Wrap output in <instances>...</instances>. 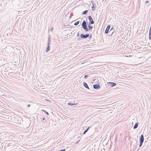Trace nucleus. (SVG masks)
<instances>
[{"label": "nucleus", "instance_id": "1a4fd4ad", "mask_svg": "<svg viewBox=\"0 0 151 151\" xmlns=\"http://www.w3.org/2000/svg\"><path fill=\"white\" fill-rule=\"evenodd\" d=\"M83 86L86 88H87L88 89H89V87L88 86L87 84L85 82H84L83 83Z\"/></svg>", "mask_w": 151, "mask_h": 151}, {"label": "nucleus", "instance_id": "5701e85b", "mask_svg": "<svg viewBox=\"0 0 151 151\" xmlns=\"http://www.w3.org/2000/svg\"><path fill=\"white\" fill-rule=\"evenodd\" d=\"M42 120L44 121H46V119H45V118H44V117H43L42 118Z\"/></svg>", "mask_w": 151, "mask_h": 151}, {"label": "nucleus", "instance_id": "a211bd4d", "mask_svg": "<svg viewBox=\"0 0 151 151\" xmlns=\"http://www.w3.org/2000/svg\"><path fill=\"white\" fill-rule=\"evenodd\" d=\"M143 143V142H139V146L140 147L142 146Z\"/></svg>", "mask_w": 151, "mask_h": 151}, {"label": "nucleus", "instance_id": "7ed1b4c3", "mask_svg": "<svg viewBox=\"0 0 151 151\" xmlns=\"http://www.w3.org/2000/svg\"><path fill=\"white\" fill-rule=\"evenodd\" d=\"M89 34H82L80 35V37L82 39H86L88 37H89Z\"/></svg>", "mask_w": 151, "mask_h": 151}, {"label": "nucleus", "instance_id": "2eb2a0df", "mask_svg": "<svg viewBox=\"0 0 151 151\" xmlns=\"http://www.w3.org/2000/svg\"><path fill=\"white\" fill-rule=\"evenodd\" d=\"M95 8H96L95 6H94V5H93V6H92L91 7L92 11H94L95 9Z\"/></svg>", "mask_w": 151, "mask_h": 151}, {"label": "nucleus", "instance_id": "423d86ee", "mask_svg": "<svg viewBox=\"0 0 151 151\" xmlns=\"http://www.w3.org/2000/svg\"><path fill=\"white\" fill-rule=\"evenodd\" d=\"M110 27L111 26L110 25H108L105 31V32L106 34H107L109 32V29L110 28Z\"/></svg>", "mask_w": 151, "mask_h": 151}, {"label": "nucleus", "instance_id": "a878e982", "mask_svg": "<svg viewBox=\"0 0 151 151\" xmlns=\"http://www.w3.org/2000/svg\"><path fill=\"white\" fill-rule=\"evenodd\" d=\"M92 35H91H91H90V36H89V38H91L92 37Z\"/></svg>", "mask_w": 151, "mask_h": 151}, {"label": "nucleus", "instance_id": "6e6552de", "mask_svg": "<svg viewBox=\"0 0 151 151\" xmlns=\"http://www.w3.org/2000/svg\"><path fill=\"white\" fill-rule=\"evenodd\" d=\"M109 85L111 86V87H114L116 85V83L114 82H109Z\"/></svg>", "mask_w": 151, "mask_h": 151}, {"label": "nucleus", "instance_id": "f8f14e48", "mask_svg": "<svg viewBox=\"0 0 151 151\" xmlns=\"http://www.w3.org/2000/svg\"><path fill=\"white\" fill-rule=\"evenodd\" d=\"M138 125V123H136L134 125V126L133 127V128L134 129H136Z\"/></svg>", "mask_w": 151, "mask_h": 151}, {"label": "nucleus", "instance_id": "412c9836", "mask_svg": "<svg viewBox=\"0 0 151 151\" xmlns=\"http://www.w3.org/2000/svg\"><path fill=\"white\" fill-rule=\"evenodd\" d=\"M91 3H92V4L93 5H95V4L94 3V2L93 1H91Z\"/></svg>", "mask_w": 151, "mask_h": 151}, {"label": "nucleus", "instance_id": "f03ea898", "mask_svg": "<svg viewBox=\"0 0 151 151\" xmlns=\"http://www.w3.org/2000/svg\"><path fill=\"white\" fill-rule=\"evenodd\" d=\"M108 35L109 36H115V33L114 29L113 27L110 29L108 32Z\"/></svg>", "mask_w": 151, "mask_h": 151}, {"label": "nucleus", "instance_id": "c756f323", "mask_svg": "<svg viewBox=\"0 0 151 151\" xmlns=\"http://www.w3.org/2000/svg\"><path fill=\"white\" fill-rule=\"evenodd\" d=\"M78 40H81V39L80 38H78Z\"/></svg>", "mask_w": 151, "mask_h": 151}, {"label": "nucleus", "instance_id": "bb28decb", "mask_svg": "<svg viewBox=\"0 0 151 151\" xmlns=\"http://www.w3.org/2000/svg\"><path fill=\"white\" fill-rule=\"evenodd\" d=\"M149 2V1H145V3L147 4V3H148Z\"/></svg>", "mask_w": 151, "mask_h": 151}, {"label": "nucleus", "instance_id": "393cba45", "mask_svg": "<svg viewBox=\"0 0 151 151\" xmlns=\"http://www.w3.org/2000/svg\"><path fill=\"white\" fill-rule=\"evenodd\" d=\"M79 36V32H78L77 34V37H78Z\"/></svg>", "mask_w": 151, "mask_h": 151}, {"label": "nucleus", "instance_id": "39448f33", "mask_svg": "<svg viewBox=\"0 0 151 151\" xmlns=\"http://www.w3.org/2000/svg\"><path fill=\"white\" fill-rule=\"evenodd\" d=\"M93 88L95 89H98L100 88L99 84H97L93 85Z\"/></svg>", "mask_w": 151, "mask_h": 151}, {"label": "nucleus", "instance_id": "6ab92c4d", "mask_svg": "<svg viewBox=\"0 0 151 151\" xmlns=\"http://www.w3.org/2000/svg\"><path fill=\"white\" fill-rule=\"evenodd\" d=\"M149 39H151V33H149Z\"/></svg>", "mask_w": 151, "mask_h": 151}, {"label": "nucleus", "instance_id": "9d476101", "mask_svg": "<svg viewBox=\"0 0 151 151\" xmlns=\"http://www.w3.org/2000/svg\"><path fill=\"white\" fill-rule=\"evenodd\" d=\"M68 104L69 105L73 106L77 105V104L73 103H72L71 102H69L68 103Z\"/></svg>", "mask_w": 151, "mask_h": 151}, {"label": "nucleus", "instance_id": "9b49d317", "mask_svg": "<svg viewBox=\"0 0 151 151\" xmlns=\"http://www.w3.org/2000/svg\"><path fill=\"white\" fill-rule=\"evenodd\" d=\"M48 45V46L47 47L46 49V52H47L48 51H49V50H50V45Z\"/></svg>", "mask_w": 151, "mask_h": 151}, {"label": "nucleus", "instance_id": "cd10ccee", "mask_svg": "<svg viewBox=\"0 0 151 151\" xmlns=\"http://www.w3.org/2000/svg\"><path fill=\"white\" fill-rule=\"evenodd\" d=\"M30 106V104H28V105H27V106L28 107H29Z\"/></svg>", "mask_w": 151, "mask_h": 151}, {"label": "nucleus", "instance_id": "4be33fe9", "mask_svg": "<svg viewBox=\"0 0 151 151\" xmlns=\"http://www.w3.org/2000/svg\"><path fill=\"white\" fill-rule=\"evenodd\" d=\"M87 132V131H86V130H85L84 131L83 134H85Z\"/></svg>", "mask_w": 151, "mask_h": 151}, {"label": "nucleus", "instance_id": "4468645a", "mask_svg": "<svg viewBox=\"0 0 151 151\" xmlns=\"http://www.w3.org/2000/svg\"><path fill=\"white\" fill-rule=\"evenodd\" d=\"M42 112H44L47 115H49V113L47 112V111H45V110H44V109H42Z\"/></svg>", "mask_w": 151, "mask_h": 151}, {"label": "nucleus", "instance_id": "0eeeda50", "mask_svg": "<svg viewBox=\"0 0 151 151\" xmlns=\"http://www.w3.org/2000/svg\"><path fill=\"white\" fill-rule=\"evenodd\" d=\"M139 142H143L144 141V136L143 134H142L139 138Z\"/></svg>", "mask_w": 151, "mask_h": 151}, {"label": "nucleus", "instance_id": "aec40b11", "mask_svg": "<svg viewBox=\"0 0 151 151\" xmlns=\"http://www.w3.org/2000/svg\"><path fill=\"white\" fill-rule=\"evenodd\" d=\"M88 75H85L84 76L85 78H87L88 77Z\"/></svg>", "mask_w": 151, "mask_h": 151}, {"label": "nucleus", "instance_id": "b1692460", "mask_svg": "<svg viewBox=\"0 0 151 151\" xmlns=\"http://www.w3.org/2000/svg\"><path fill=\"white\" fill-rule=\"evenodd\" d=\"M90 128V127H88L87 129L86 130L87 131H88V130L89 129V128Z\"/></svg>", "mask_w": 151, "mask_h": 151}, {"label": "nucleus", "instance_id": "c85d7f7f", "mask_svg": "<svg viewBox=\"0 0 151 151\" xmlns=\"http://www.w3.org/2000/svg\"><path fill=\"white\" fill-rule=\"evenodd\" d=\"M53 28L52 27L51 28V31H52V30H53Z\"/></svg>", "mask_w": 151, "mask_h": 151}, {"label": "nucleus", "instance_id": "f257e3e1", "mask_svg": "<svg viewBox=\"0 0 151 151\" xmlns=\"http://www.w3.org/2000/svg\"><path fill=\"white\" fill-rule=\"evenodd\" d=\"M91 24H89L88 25V27H87V22L86 21H83L82 23V28L86 31H88L89 30H91L93 28V27L91 26Z\"/></svg>", "mask_w": 151, "mask_h": 151}, {"label": "nucleus", "instance_id": "20e7f679", "mask_svg": "<svg viewBox=\"0 0 151 151\" xmlns=\"http://www.w3.org/2000/svg\"><path fill=\"white\" fill-rule=\"evenodd\" d=\"M88 18L89 21V24H93L94 23V22L92 17L90 16H88Z\"/></svg>", "mask_w": 151, "mask_h": 151}, {"label": "nucleus", "instance_id": "dca6fc26", "mask_svg": "<svg viewBox=\"0 0 151 151\" xmlns=\"http://www.w3.org/2000/svg\"><path fill=\"white\" fill-rule=\"evenodd\" d=\"M50 36L49 35V37L48 39V42L47 45H50V42H51V40H50Z\"/></svg>", "mask_w": 151, "mask_h": 151}, {"label": "nucleus", "instance_id": "f3484780", "mask_svg": "<svg viewBox=\"0 0 151 151\" xmlns=\"http://www.w3.org/2000/svg\"><path fill=\"white\" fill-rule=\"evenodd\" d=\"M79 22H80V21H78L76 22H75L74 24V25L75 26H77L79 24Z\"/></svg>", "mask_w": 151, "mask_h": 151}, {"label": "nucleus", "instance_id": "ddd939ff", "mask_svg": "<svg viewBox=\"0 0 151 151\" xmlns=\"http://www.w3.org/2000/svg\"><path fill=\"white\" fill-rule=\"evenodd\" d=\"M88 12V10H86L83 12L82 13V15L86 14H87V13Z\"/></svg>", "mask_w": 151, "mask_h": 151}, {"label": "nucleus", "instance_id": "7c9ffc66", "mask_svg": "<svg viewBox=\"0 0 151 151\" xmlns=\"http://www.w3.org/2000/svg\"><path fill=\"white\" fill-rule=\"evenodd\" d=\"M79 142V141L77 142L76 143V144L78 143Z\"/></svg>", "mask_w": 151, "mask_h": 151}]
</instances>
